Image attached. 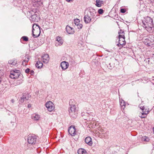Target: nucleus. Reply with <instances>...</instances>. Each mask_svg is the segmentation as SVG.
I'll use <instances>...</instances> for the list:
<instances>
[{
    "mask_svg": "<svg viewBox=\"0 0 154 154\" xmlns=\"http://www.w3.org/2000/svg\"><path fill=\"white\" fill-rule=\"evenodd\" d=\"M143 26L147 31H150L152 29L153 27V21L152 19L150 17H147L144 18L143 21Z\"/></svg>",
    "mask_w": 154,
    "mask_h": 154,
    "instance_id": "nucleus-1",
    "label": "nucleus"
},
{
    "mask_svg": "<svg viewBox=\"0 0 154 154\" xmlns=\"http://www.w3.org/2000/svg\"><path fill=\"white\" fill-rule=\"evenodd\" d=\"M68 111L71 117L74 118L76 117L78 111V108L77 106L74 104L71 105Z\"/></svg>",
    "mask_w": 154,
    "mask_h": 154,
    "instance_id": "nucleus-2",
    "label": "nucleus"
},
{
    "mask_svg": "<svg viewBox=\"0 0 154 154\" xmlns=\"http://www.w3.org/2000/svg\"><path fill=\"white\" fill-rule=\"evenodd\" d=\"M32 36L34 38H36L39 36L41 32L40 27L37 24H33L32 27Z\"/></svg>",
    "mask_w": 154,
    "mask_h": 154,
    "instance_id": "nucleus-3",
    "label": "nucleus"
},
{
    "mask_svg": "<svg viewBox=\"0 0 154 154\" xmlns=\"http://www.w3.org/2000/svg\"><path fill=\"white\" fill-rule=\"evenodd\" d=\"M20 76H21V75L20 71L19 70L15 69L10 72V77L11 79H17Z\"/></svg>",
    "mask_w": 154,
    "mask_h": 154,
    "instance_id": "nucleus-4",
    "label": "nucleus"
},
{
    "mask_svg": "<svg viewBox=\"0 0 154 154\" xmlns=\"http://www.w3.org/2000/svg\"><path fill=\"white\" fill-rule=\"evenodd\" d=\"M37 139V137L35 134H29L28 137L27 141L29 144L33 145L36 143Z\"/></svg>",
    "mask_w": 154,
    "mask_h": 154,
    "instance_id": "nucleus-5",
    "label": "nucleus"
},
{
    "mask_svg": "<svg viewBox=\"0 0 154 154\" xmlns=\"http://www.w3.org/2000/svg\"><path fill=\"white\" fill-rule=\"evenodd\" d=\"M140 108L142 110L143 112L141 113V115L140 114L139 115V116L141 118H146L147 114H148L149 112V109H145L144 106L142 107L140 106Z\"/></svg>",
    "mask_w": 154,
    "mask_h": 154,
    "instance_id": "nucleus-6",
    "label": "nucleus"
},
{
    "mask_svg": "<svg viewBox=\"0 0 154 154\" xmlns=\"http://www.w3.org/2000/svg\"><path fill=\"white\" fill-rule=\"evenodd\" d=\"M45 106L48 110L50 112L52 111L54 109V105L51 101L47 102L45 104Z\"/></svg>",
    "mask_w": 154,
    "mask_h": 154,
    "instance_id": "nucleus-7",
    "label": "nucleus"
},
{
    "mask_svg": "<svg viewBox=\"0 0 154 154\" xmlns=\"http://www.w3.org/2000/svg\"><path fill=\"white\" fill-rule=\"evenodd\" d=\"M30 97V95L28 94H23L22 96L20 98V101L21 103H23L24 102V101L28 100Z\"/></svg>",
    "mask_w": 154,
    "mask_h": 154,
    "instance_id": "nucleus-8",
    "label": "nucleus"
},
{
    "mask_svg": "<svg viewBox=\"0 0 154 154\" xmlns=\"http://www.w3.org/2000/svg\"><path fill=\"white\" fill-rule=\"evenodd\" d=\"M63 42V40L60 37L58 36L56 38L55 45L57 47L62 45Z\"/></svg>",
    "mask_w": 154,
    "mask_h": 154,
    "instance_id": "nucleus-9",
    "label": "nucleus"
},
{
    "mask_svg": "<svg viewBox=\"0 0 154 154\" xmlns=\"http://www.w3.org/2000/svg\"><path fill=\"white\" fill-rule=\"evenodd\" d=\"M88 12L91 15L92 19H95L96 17L97 16V14L96 11L92 8H90Z\"/></svg>",
    "mask_w": 154,
    "mask_h": 154,
    "instance_id": "nucleus-10",
    "label": "nucleus"
},
{
    "mask_svg": "<svg viewBox=\"0 0 154 154\" xmlns=\"http://www.w3.org/2000/svg\"><path fill=\"white\" fill-rule=\"evenodd\" d=\"M68 132L71 136H74L76 134V129L74 126H71L69 128Z\"/></svg>",
    "mask_w": 154,
    "mask_h": 154,
    "instance_id": "nucleus-11",
    "label": "nucleus"
},
{
    "mask_svg": "<svg viewBox=\"0 0 154 154\" xmlns=\"http://www.w3.org/2000/svg\"><path fill=\"white\" fill-rule=\"evenodd\" d=\"M125 38H122L121 39L119 38V43L117 45V46L120 48L124 46L125 44Z\"/></svg>",
    "mask_w": 154,
    "mask_h": 154,
    "instance_id": "nucleus-12",
    "label": "nucleus"
},
{
    "mask_svg": "<svg viewBox=\"0 0 154 154\" xmlns=\"http://www.w3.org/2000/svg\"><path fill=\"white\" fill-rule=\"evenodd\" d=\"M60 66L63 70H65L68 68L69 64L67 62L63 61L61 63Z\"/></svg>",
    "mask_w": 154,
    "mask_h": 154,
    "instance_id": "nucleus-13",
    "label": "nucleus"
},
{
    "mask_svg": "<svg viewBox=\"0 0 154 154\" xmlns=\"http://www.w3.org/2000/svg\"><path fill=\"white\" fill-rule=\"evenodd\" d=\"M81 115L83 117V118L85 120H92V118H90L91 116L87 113L82 112Z\"/></svg>",
    "mask_w": 154,
    "mask_h": 154,
    "instance_id": "nucleus-14",
    "label": "nucleus"
},
{
    "mask_svg": "<svg viewBox=\"0 0 154 154\" xmlns=\"http://www.w3.org/2000/svg\"><path fill=\"white\" fill-rule=\"evenodd\" d=\"M84 21L86 23H89L91 21H93V19H91L90 17L86 14H85L84 17Z\"/></svg>",
    "mask_w": 154,
    "mask_h": 154,
    "instance_id": "nucleus-15",
    "label": "nucleus"
},
{
    "mask_svg": "<svg viewBox=\"0 0 154 154\" xmlns=\"http://www.w3.org/2000/svg\"><path fill=\"white\" fill-rule=\"evenodd\" d=\"M66 29L67 32L69 34H73L74 32L73 28L69 26H67L66 27Z\"/></svg>",
    "mask_w": 154,
    "mask_h": 154,
    "instance_id": "nucleus-16",
    "label": "nucleus"
},
{
    "mask_svg": "<svg viewBox=\"0 0 154 154\" xmlns=\"http://www.w3.org/2000/svg\"><path fill=\"white\" fill-rule=\"evenodd\" d=\"M43 61L45 63H47L49 60V56L48 54H45L42 56Z\"/></svg>",
    "mask_w": 154,
    "mask_h": 154,
    "instance_id": "nucleus-17",
    "label": "nucleus"
},
{
    "mask_svg": "<svg viewBox=\"0 0 154 154\" xmlns=\"http://www.w3.org/2000/svg\"><path fill=\"white\" fill-rule=\"evenodd\" d=\"M85 141L86 143L89 146H91L93 143L91 138L90 137H86L85 139Z\"/></svg>",
    "mask_w": 154,
    "mask_h": 154,
    "instance_id": "nucleus-18",
    "label": "nucleus"
},
{
    "mask_svg": "<svg viewBox=\"0 0 154 154\" xmlns=\"http://www.w3.org/2000/svg\"><path fill=\"white\" fill-rule=\"evenodd\" d=\"M32 20L35 22H38L39 20V17L37 14H34L31 16Z\"/></svg>",
    "mask_w": 154,
    "mask_h": 154,
    "instance_id": "nucleus-19",
    "label": "nucleus"
},
{
    "mask_svg": "<svg viewBox=\"0 0 154 154\" xmlns=\"http://www.w3.org/2000/svg\"><path fill=\"white\" fill-rule=\"evenodd\" d=\"M29 59L28 56H26L25 59L23 60V61L22 62V65L24 66H25L26 65L27 63L29 61Z\"/></svg>",
    "mask_w": 154,
    "mask_h": 154,
    "instance_id": "nucleus-20",
    "label": "nucleus"
},
{
    "mask_svg": "<svg viewBox=\"0 0 154 154\" xmlns=\"http://www.w3.org/2000/svg\"><path fill=\"white\" fill-rule=\"evenodd\" d=\"M119 38H120V39H121L122 38H125V37L124 35V32L121 29L120 30L119 32Z\"/></svg>",
    "mask_w": 154,
    "mask_h": 154,
    "instance_id": "nucleus-21",
    "label": "nucleus"
},
{
    "mask_svg": "<svg viewBox=\"0 0 154 154\" xmlns=\"http://www.w3.org/2000/svg\"><path fill=\"white\" fill-rule=\"evenodd\" d=\"M143 42L145 45L148 46H150L151 43V41L149 40V39L147 38L144 39Z\"/></svg>",
    "mask_w": 154,
    "mask_h": 154,
    "instance_id": "nucleus-22",
    "label": "nucleus"
},
{
    "mask_svg": "<svg viewBox=\"0 0 154 154\" xmlns=\"http://www.w3.org/2000/svg\"><path fill=\"white\" fill-rule=\"evenodd\" d=\"M43 63L40 61H37L36 63L35 64V66L38 68H42L43 66Z\"/></svg>",
    "mask_w": 154,
    "mask_h": 154,
    "instance_id": "nucleus-23",
    "label": "nucleus"
},
{
    "mask_svg": "<svg viewBox=\"0 0 154 154\" xmlns=\"http://www.w3.org/2000/svg\"><path fill=\"white\" fill-rule=\"evenodd\" d=\"M40 118V116L37 114L33 115L32 116V118L35 120H38Z\"/></svg>",
    "mask_w": 154,
    "mask_h": 154,
    "instance_id": "nucleus-24",
    "label": "nucleus"
},
{
    "mask_svg": "<svg viewBox=\"0 0 154 154\" xmlns=\"http://www.w3.org/2000/svg\"><path fill=\"white\" fill-rule=\"evenodd\" d=\"M78 153L79 154H85L86 153V151L85 149L81 148L78 150Z\"/></svg>",
    "mask_w": 154,
    "mask_h": 154,
    "instance_id": "nucleus-25",
    "label": "nucleus"
},
{
    "mask_svg": "<svg viewBox=\"0 0 154 154\" xmlns=\"http://www.w3.org/2000/svg\"><path fill=\"white\" fill-rule=\"evenodd\" d=\"M96 4L95 5L98 7H101V5L103 3V1H100V0H97L96 1Z\"/></svg>",
    "mask_w": 154,
    "mask_h": 154,
    "instance_id": "nucleus-26",
    "label": "nucleus"
},
{
    "mask_svg": "<svg viewBox=\"0 0 154 154\" xmlns=\"http://www.w3.org/2000/svg\"><path fill=\"white\" fill-rule=\"evenodd\" d=\"M17 63V61L16 60H12L8 61V63L13 65H15Z\"/></svg>",
    "mask_w": 154,
    "mask_h": 154,
    "instance_id": "nucleus-27",
    "label": "nucleus"
},
{
    "mask_svg": "<svg viewBox=\"0 0 154 154\" xmlns=\"http://www.w3.org/2000/svg\"><path fill=\"white\" fill-rule=\"evenodd\" d=\"M142 140L146 142H148L149 141V139L147 137L144 136L142 138Z\"/></svg>",
    "mask_w": 154,
    "mask_h": 154,
    "instance_id": "nucleus-28",
    "label": "nucleus"
},
{
    "mask_svg": "<svg viewBox=\"0 0 154 154\" xmlns=\"http://www.w3.org/2000/svg\"><path fill=\"white\" fill-rule=\"evenodd\" d=\"M120 104L121 105L122 107L123 108L125 107V102L124 100H122V101H120Z\"/></svg>",
    "mask_w": 154,
    "mask_h": 154,
    "instance_id": "nucleus-29",
    "label": "nucleus"
},
{
    "mask_svg": "<svg viewBox=\"0 0 154 154\" xmlns=\"http://www.w3.org/2000/svg\"><path fill=\"white\" fill-rule=\"evenodd\" d=\"M79 20L78 19H75L74 20V23L76 25H78V24L79 23Z\"/></svg>",
    "mask_w": 154,
    "mask_h": 154,
    "instance_id": "nucleus-30",
    "label": "nucleus"
},
{
    "mask_svg": "<svg viewBox=\"0 0 154 154\" xmlns=\"http://www.w3.org/2000/svg\"><path fill=\"white\" fill-rule=\"evenodd\" d=\"M23 40L25 41H27L28 40V38L26 36H23L22 37Z\"/></svg>",
    "mask_w": 154,
    "mask_h": 154,
    "instance_id": "nucleus-31",
    "label": "nucleus"
},
{
    "mask_svg": "<svg viewBox=\"0 0 154 154\" xmlns=\"http://www.w3.org/2000/svg\"><path fill=\"white\" fill-rule=\"evenodd\" d=\"M76 26H77L78 28L79 29H81L82 27V24L79 23L78 25H77Z\"/></svg>",
    "mask_w": 154,
    "mask_h": 154,
    "instance_id": "nucleus-32",
    "label": "nucleus"
},
{
    "mask_svg": "<svg viewBox=\"0 0 154 154\" xmlns=\"http://www.w3.org/2000/svg\"><path fill=\"white\" fill-rule=\"evenodd\" d=\"M86 14L88 16H89V17H90V18H91V19H92V17H91V15L90 14V13H89L87 12V13ZM93 19V21H95V19Z\"/></svg>",
    "mask_w": 154,
    "mask_h": 154,
    "instance_id": "nucleus-33",
    "label": "nucleus"
},
{
    "mask_svg": "<svg viewBox=\"0 0 154 154\" xmlns=\"http://www.w3.org/2000/svg\"><path fill=\"white\" fill-rule=\"evenodd\" d=\"M98 12L99 14H102L103 13V10L101 9H99L98 10Z\"/></svg>",
    "mask_w": 154,
    "mask_h": 154,
    "instance_id": "nucleus-34",
    "label": "nucleus"
},
{
    "mask_svg": "<svg viewBox=\"0 0 154 154\" xmlns=\"http://www.w3.org/2000/svg\"><path fill=\"white\" fill-rule=\"evenodd\" d=\"M126 10L124 8H121L120 9V12L122 13H124L125 12Z\"/></svg>",
    "mask_w": 154,
    "mask_h": 154,
    "instance_id": "nucleus-35",
    "label": "nucleus"
},
{
    "mask_svg": "<svg viewBox=\"0 0 154 154\" xmlns=\"http://www.w3.org/2000/svg\"><path fill=\"white\" fill-rule=\"evenodd\" d=\"M30 69L29 68H27L25 70V72L26 73H28L29 72H30Z\"/></svg>",
    "mask_w": 154,
    "mask_h": 154,
    "instance_id": "nucleus-36",
    "label": "nucleus"
},
{
    "mask_svg": "<svg viewBox=\"0 0 154 154\" xmlns=\"http://www.w3.org/2000/svg\"><path fill=\"white\" fill-rule=\"evenodd\" d=\"M30 74L31 75H33L34 74V71L32 70H31L30 71Z\"/></svg>",
    "mask_w": 154,
    "mask_h": 154,
    "instance_id": "nucleus-37",
    "label": "nucleus"
},
{
    "mask_svg": "<svg viewBox=\"0 0 154 154\" xmlns=\"http://www.w3.org/2000/svg\"><path fill=\"white\" fill-rule=\"evenodd\" d=\"M31 107V105L30 104H29L28 106V108H30Z\"/></svg>",
    "mask_w": 154,
    "mask_h": 154,
    "instance_id": "nucleus-38",
    "label": "nucleus"
},
{
    "mask_svg": "<svg viewBox=\"0 0 154 154\" xmlns=\"http://www.w3.org/2000/svg\"><path fill=\"white\" fill-rule=\"evenodd\" d=\"M11 101L12 103H13L14 102V99H12L11 100Z\"/></svg>",
    "mask_w": 154,
    "mask_h": 154,
    "instance_id": "nucleus-39",
    "label": "nucleus"
},
{
    "mask_svg": "<svg viewBox=\"0 0 154 154\" xmlns=\"http://www.w3.org/2000/svg\"><path fill=\"white\" fill-rule=\"evenodd\" d=\"M2 80L0 78V84L2 82Z\"/></svg>",
    "mask_w": 154,
    "mask_h": 154,
    "instance_id": "nucleus-40",
    "label": "nucleus"
},
{
    "mask_svg": "<svg viewBox=\"0 0 154 154\" xmlns=\"http://www.w3.org/2000/svg\"><path fill=\"white\" fill-rule=\"evenodd\" d=\"M153 131L154 133V127L153 128Z\"/></svg>",
    "mask_w": 154,
    "mask_h": 154,
    "instance_id": "nucleus-41",
    "label": "nucleus"
},
{
    "mask_svg": "<svg viewBox=\"0 0 154 154\" xmlns=\"http://www.w3.org/2000/svg\"><path fill=\"white\" fill-rule=\"evenodd\" d=\"M103 129H102V130H101V131H102V132L103 131Z\"/></svg>",
    "mask_w": 154,
    "mask_h": 154,
    "instance_id": "nucleus-42",
    "label": "nucleus"
},
{
    "mask_svg": "<svg viewBox=\"0 0 154 154\" xmlns=\"http://www.w3.org/2000/svg\"><path fill=\"white\" fill-rule=\"evenodd\" d=\"M70 101H71V100H70ZM70 102H69V104L70 105H71L70 104Z\"/></svg>",
    "mask_w": 154,
    "mask_h": 154,
    "instance_id": "nucleus-43",
    "label": "nucleus"
}]
</instances>
